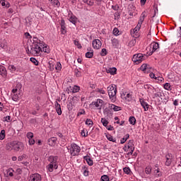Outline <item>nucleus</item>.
Masks as SVG:
<instances>
[{
	"instance_id": "f257e3e1",
	"label": "nucleus",
	"mask_w": 181,
	"mask_h": 181,
	"mask_svg": "<svg viewBox=\"0 0 181 181\" xmlns=\"http://www.w3.org/2000/svg\"><path fill=\"white\" fill-rule=\"evenodd\" d=\"M108 95L112 103L117 101V86L110 85L107 87Z\"/></svg>"
},
{
	"instance_id": "f03ea898",
	"label": "nucleus",
	"mask_w": 181,
	"mask_h": 181,
	"mask_svg": "<svg viewBox=\"0 0 181 181\" xmlns=\"http://www.w3.org/2000/svg\"><path fill=\"white\" fill-rule=\"evenodd\" d=\"M30 47V53L32 56H39L42 53V47L40 45L33 44Z\"/></svg>"
},
{
	"instance_id": "7ed1b4c3",
	"label": "nucleus",
	"mask_w": 181,
	"mask_h": 181,
	"mask_svg": "<svg viewBox=\"0 0 181 181\" xmlns=\"http://www.w3.org/2000/svg\"><path fill=\"white\" fill-rule=\"evenodd\" d=\"M70 153L71 156H77L78 153H80V151H81V148H80V146H78L76 144H71V148H69Z\"/></svg>"
},
{
	"instance_id": "20e7f679",
	"label": "nucleus",
	"mask_w": 181,
	"mask_h": 181,
	"mask_svg": "<svg viewBox=\"0 0 181 181\" xmlns=\"http://www.w3.org/2000/svg\"><path fill=\"white\" fill-rule=\"evenodd\" d=\"M10 145L11 146H12L11 149H13V151H15L16 152H19V151H21V149H23V143L21 141H12L10 144Z\"/></svg>"
},
{
	"instance_id": "39448f33",
	"label": "nucleus",
	"mask_w": 181,
	"mask_h": 181,
	"mask_svg": "<svg viewBox=\"0 0 181 181\" xmlns=\"http://www.w3.org/2000/svg\"><path fill=\"white\" fill-rule=\"evenodd\" d=\"M146 56L142 54H136L132 57V62L136 64H139V63H142L144 60L146 59Z\"/></svg>"
},
{
	"instance_id": "423d86ee",
	"label": "nucleus",
	"mask_w": 181,
	"mask_h": 181,
	"mask_svg": "<svg viewBox=\"0 0 181 181\" xmlns=\"http://www.w3.org/2000/svg\"><path fill=\"white\" fill-rule=\"evenodd\" d=\"M135 148V145L134 144V140H129L127 145L124 146L123 150L124 152H128L129 149Z\"/></svg>"
},
{
	"instance_id": "0eeeda50",
	"label": "nucleus",
	"mask_w": 181,
	"mask_h": 181,
	"mask_svg": "<svg viewBox=\"0 0 181 181\" xmlns=\"http://www.w3.org/2000/svg\"><path fill=\"white\" fill-rule=\"evenodd\" d=\"M150 47H151L152 51L150 52L149 55L151 56L154 53V52H156L158 49H159V43L153 42L150 45Z\"/></svg>"
},
{
	"instance_id": "6e6552de",
	"label": "nucleus",
	"mask_w": 181,
	"mask_h": 181,
	"mask_svg": "<svg viewBox=\"0 0 181 181\" xmlns=\"http://www.w3.org/2000/svg\"><path fill=\"white\" fill-rule=\"evenodd\" d=\"M92 45L93 49H96L98 50V49H100L101 46L103 45V43H101V41L100 40L96 39L93 41Z\"/></svg>"
},
{
	"instance_id": "1a4fd4ad",
	"label": "nucleus",
	"mask_w": 181,
	"mask_h": 181,
	"mask_svg": "<svg viewBox=\"0 0 181 181\" xmlns=\"http://www.w3.org/2000/svg\"><path fill=\"white\" fill-rule=\"evenodd\" d=\"M151 69L152 68L146 64H143L140 67V70L144 73H151Z\"/></svg>"
},
{
	"instance_id": "9d476101",
	"label": "nucleus",
	"mask_w": 181,
	"mask_h": 181,
	"mask_svg": "<svg viewBox=\"0 0 181 181\" xmlns=\"http://www.w3.org/2000/svg\"><path fill=\"white\" fill-rule=\"evenodd\" d=\"M42 180V177L40 174L35 173L30 176L29 181H40Z\"/></svg>"
},
{
	"instance_id": "9b49d317",
	"label": "nucleus",
	"mask_w": 181,
	"mask_h": 181,
	"mask_svg": "<svg viewBox=\"0 0 181 181\" xmlns=\"http://www.w3.org/2000/svg\"><path fill=\"white\" fill-rule=\"evenodd\" d=\"M103 103H104V101L103 100L98 99L97 101L92 103V105H95V107L98 110H101V105H103Z\"/></svg>"
},
{
	"instance_id": "f8f14e48",
	"label": "nucleus",
	"mask_w": 181,
	"mask_h": 181,
	"mask_svg": "<svg viewBox=\"0 0 181 181\" xmlns=\"http://www.w3.org/2000/svg\"><path fill=\"white\" fill-rule=\"evenodd\" d=\"M140 101V104L141 105V107H143L144 111H148L149 110V105L148 104V103H146L145 101V100L140 98L139 99Z\"/></svg>"
},
{
	"instance_id": "ddd939ff",
	"label": "nucleus",
	"mask_w": 181,
	"mask_h": 181,
	"mask_svg": "<svg viewBox=\"0 0 181 181\" xmlns=\"http://www.w3.org/2000/svg\"><path fill=\"white\" fill-rule=\"evenodd\" d=\"M57 159H59V158L57 156H50L48 158V161L49 162V164H51V165H57Z\"/></svg>"
},
{
	"instance_id": "4468645a",
	"label": "nucleus",
	"mask_w": 181,
	"mask_h": 181,
	"mask_svg": "<svg viewBox=\"0 0 181 181\" xmlns=\"http://www.w3.org/2000/svg\"><path fill=\"white\" fill-rule=\"evenodd\" d=\"M69 92L71 90V93H78L80 91V87L78 86H74V87L69 86V88L66 89V91Z\"/></svg>"
},
{
	"instance_id": "2eb2a0df",
	"label": "nucleus",
	"mask_w": 181,
	"mask_h": 181,
	"mask_svg": "<svg viewBox=\"0 0 181 181\" xmlns=\"http://www.w3.org/2000/svg\"><path fill=\"white\" fill-rule=\"evenodd\" d=\"M166 161H165V166H169L172 163V154L168 153L165 156Z\"/></svg>"
},
{
	"instance_id": "dca6fc26",
	"label": "nucleus",
	"mask_w": 181,
	"mask_h": 181,
	"mask_svg": "<svg viewBox=\"0 0 181 181\" xmlns=\"http://www.w3.org/2000/svg\"><path fill=\"white\" fill-rule=\"evenodd\" d=\"M42 52H44V53H50V47H49V45L45 44L43 42L42 46H41Z\"/></svg>"
},
{
	"instance_id": "f3484780",
	"label": "nucleus",
	"mask_w": 181,
	"mask_h": 181,
	"mask_svg": "<svg viewBox=\"0 0 181 181\" xmlns=\"http://www.w3.org/2000/svg\"><path fill=\"white\" fill-rule=\"evenodd\" d=\"M59 168L58 165H54V164H49L48 165H47V169L48 171L49 172H53V170H54V169H57Z\"/></svg>"
},
{
	"instance_id": "a211bd4d",
	"label": "nucleus",
	"mask_w": 181,
	"mask_h": 181,
	"mask_svg": "<svg viewBox=\"0 0 181 181\" xmlns=\"http://www.w3.org/2000/svg\"><path fill=\"white\" fill-rule=\"evenodd\" d=\"M55 108L58 115H62V106L57 101L55 102Z\"/></svg>"
},
{
	"instance_id": "6ab92c4d",
	"label": "nucleus",
	"mask_w": 181,
	"mask_h": 181,
	"mask_svg": "<svg viewBox=\"0 0 181 181\" xmlns=\"http://www.w3.org/2000/svg\"><path fill=\"white\" fill-rule=\"evenodd\" d=\"M56 141H57V139L56 137H52L48 139V145L49 146H54L56 145Z\"/></svg>"
},
{
	"instance_id": "aec40b11",
	"label": "nucleus",
	"mask_w": 181,
	"mask_h": 181,
	"mask_svg": "<svg viewBox=\"0 0 181 181\" xmlns=\"http://www.w3.org/2000/svg\"><path fill=\"white\" fill-rule=\"evenodd\" d=\"M103 114H105V115H107V117H110V115H112V111L111 110V109H110V106L104 109Z\"/></svg>"
},
{
	"instance_id": "412c9836",
	"label": "nucleus",
	"mask_w": 181,
	"mask_h": 181,
	"mask_svg": "<svg viewBox=\"0 0 181 181\" xmlns=\"http://www.w3.org/2000/svg\"><path fill=\"white\" fill-rule=\"evenodd\" d=\"M110 110H113L114 111H121V107L117 106L114 104H109Z\"/></svg>"
},
{
	"instance_id": "4be33fe9",
	"label": "nucleus",
	"mask_w": 181,
	"mask_h": 181,
	"mask_svg": "<svg viewBox=\"0 0 181 181\" xmlns=\"http://www.w3.org/2000/svg\"><path fill=\"white\" fill-rule=\"evenodd\" d=\"M0 76H6V68L2 65H0Z\"/></svg>"
},
{
	"instance_id": "5701e85b",
	"label": "nucleus",
	"mask_w": 181,
	"mask_h": 181,
	"mask_svg": "<svg viewBox=\"0 0 181 181\" xmlns=\"http://www.w3.org/2000/svg\"><path fill=\"white\" fill-rule=\"evenodd\" d=\"M84 160H86L88 163V165H89V166H93V160H91V158H90V156H86L83 157Z\"/></svg>"
},
{
	"instance_id": "b1692460",
	"label": "nucleus",
	"mask_w": 181,
	"mask_h": 181,
	"mask_svg": "<svg viewBox=\"0 0 181 181\" xmlns=\"http://www.w3.org/2000/svg\"><path fill=\"white\" fill-rule=\"evenodd\" d=\"M107 73H110V74H112L114 76V74H117V68L112 67V68H109L106 69Z\"/></svg>"
},
{
	"instance_id": "393cba45",
	"label": "nucleus",
	"mask_w": 181,
	"mask_h": 181,
	"mask_svg": "<svg viewBox=\"0 0 181 181\" xmlns=\"http://www.w3.org/2000/svg\"><path fill=\"white\" fill-rule=\"evenodd\" d=\"M33 45H40V46H43V41L38 40L37 37H33Z\"/></svg>"
},
{
	"instance_id": "a878e982",
	"label": "nucleus",
	"mask_w": 181,
	"mask_h": 181,
	"mask_svg": "<svg viewBox=\"0 0 181 181\" xmlns=\"http://www.w3.org/2000/svg\"><path fill=\"white\" fill-rule=\"evenodd\" d=\"M69 21L73 23V25H76L77 23V17L76 16L71 14L69 17Z\"/></svg>"
},
{
	"instance_id": "bb28decb",
	"label": "nucleus",
	"mask_w": 181,
	"mask_h": 181,
	"mask_svg": "<svg viewBox=\"0 0 181 181\" xmlns=\"http://www.w3.org/2000/svg\"><path fill=\"white\" fill-rule=\"evenodd\" d=\"M106 138L110 142H115V144H117V139L114 138L111 134H106Z\"/></svg>"
},
{
	"instance_id": "cd10ccee",
	"label": "nucleus",
	"mask_w": 181,
	"mask_h": 181,
	"mask_svg": "<svg viewBox=\"0 0 181 181\" xmlns=\"http://www.w3.org/2000/svg\"><path fill=\"white\" fill-rule=\"evenodd\" d=\"M129 122L131 125H135V124H136V119H135V117L131 116L129 118Z\"/></svg>"
},
{
	"instance_id": "c85d7f7f",
	"label": "nucleus",
	"mask_w": 181,
	"mask_h": 181,
	"mask_svg": "<svg viewBox=\"0 0 181 181\" xmlns=\"http://www.w3.org/2000/svg\"><path fill=\"white\" fill-rule=\"evenodd\" d=\"M52 5L54 6V8H59L60 7V1L59 0H52Z\"/></svg>"
},
{
	"instance_id": "c756f323",
	"label": "nucleus",
	"mask_w": 181,
	"mask_h": 181,
	"mask_svg": "<svg viewBox=\"0 0 181 181\" xmlns=\"http://www.w3.org/2000/svg\"><path fill=\"white\" fill-rule=\"evenodd\" d=\"M124 99L127 103H130V101H132V95L131 93H127L124 97Z\"/></svg>"
},
{
	"instance_id": "7c9ffc66",
	"label": "nucleus",
	"mask_w": 181,
	"mask_h": 181,
	"mask_svg": "<svg viewBox=\"0 0 181 181\" xmlns=\"http://www.w3.org/2000/svg\"><path fill=\"white\" fill-rule=\"evenodd\" d=\"M129 138V134H127L123 138L121 139L120 143L125 144L127 142V140Z\"/></svg>"
},
{
	"instance_id": "2f4dec72",
	"label": "nucleus",
	"mask_w": 181,
	"mask_h": 181,
	"mask_svg": "<svg viewBox=\"0 0 181 181\" xmlns=\"http://www.w3.org/2000/svg\"><path fill=\"white\" fill-rule=\"evenodd\" d=\"M153 15L152 16V18H155V16H156V13H158V5L154 4L153 6Z\"/></svg>"
},
{
	"instance_id": "473e14b6",
	"label": "nucleus",
	"mask_w": 181,
	"mask_h": 181,
	"mask_svg": "<svg viewBox=\"0 0 181 181\" xmlns=\"http://www.w3.org/2000/svg\"><path fill=\"white\" fill-rule=\"evenodd\" d=\"M15 171L12 168H8L6 170L7 176H10L11 177H12L13 176V173Z\"/></svg>"
},
{
	"instance_id": "72a5a7b5",
	"label": "nucleus",
	"mask_w": 181,
	"mask_h": 181,
	"mask_svg": "<svg viewBox=\"0 0 181 181\" xmlns=\"http://www.w3.org/2000/svg\"><path fill=\"white\" fill-rule=\"evenodd\" d=\"M164 88L165 90H167L168 91L172 90V86H170V83H166L164 84Z\"/></svg>"
},
{
	"instance_id": "f704fd0d",
	"label": "nucleus",
	"mask_w": 181,
	"mask_h": 181,
	"mask_svg": "<svg viewBox=\"0 0 181 181\" xmlns=\"http://www.w3.org/2000/svg\"><path fill=\"white\" fill-rule=\"evenodd\" d=\"M30 60L32 63H33V64H35V66H39V61L35 57H31Z\"/></svg>"
},
{
	"instance_id": "c9c22d12",
	"label": "nucleus",
	"mask_w": 181,
	"mask_h": 181,
	"mask_svg": "<svg viewBox=\"0 0 181 181\" xmlns=\"http://www.w3.org/2000/svg\"><path fill=\"white\" fill-rule=\"evenodd\" d=\"M93 56H94V52H88L86 53V57L87 59H91L93 57Z\"/></svg>"
},
{
	"instance_id": "e433bc0d",
	"label": "nucleus",
	"mask_w": 181,
	"mask_h": 181,
	"mask_svg": "<svg viewBox=\"0 0 181 181\" xmlns=\"http://www.w3.org/2000/svg\"><path fill=\"white\" fill-rule=\"evenodd\" d=\"M5 139V130L2 129L0 132V141Z\"/></svg>"
},
{
	"instance_id": "4c0bfd02",
	"label": "nucleus",
	"mask_w": 181,
	"mask_h": 181,
	"mask_svg": "<svg viewBox=\"0 0 181 181\" xmlns=\"http://www.w3.org/2000/svg\"><path fill=\"white\" fill-rule=\"evenodd\" d=\"M151 172H152V167L151 165H148L146 168L145 173L146 175H151Z\"/></svg>"
},
{
	"instance_id": "58836bf2",
	"label": "nucleus",
	"mask_w": 181,
	"mask_h": 181,
	"mask_svg": "<svg viewBox=\"0 0 181 181\" xmlns=\"http://www.w3.org/2000/svg\"><path fill=\"white\" fill-rule=\"evenodd\" d=\"M155 91H156V89L151 86L148 90H147V93H148V94L152 95L153 94V93H155Z\"/></svg>"
},
{
	"instance_id": "ea45409f",
	"label": "nucleus",
	"mask_w": 181,
	"mask_h": 181,
	"mask_svg": "<svg viewBox=\"0 0 181 181\" xmlns=\"http://www.w3.org/2000/svg\"><path fill=\"white\" fill-rule=\"evenodd\" d=\"M93 124L94 123L93 122V120H91V119H86V125H88L89 127H93Z\"/></svg>"
},
{
	"instance_id": "a19ab883",
	"label": "nucleus",
	"mask_w": 181,
	"mask_h": 181,
	"mask_svg": "<svg viewBox=\"0 0 181 181\" xmlns=\"http://www.w3.org/2000/svg\"><path fill=\"white\" fill-rule=\"evenodd\" d=\"M101 181H110V177L107 175H104L100 178Z\"/></svg>"
},
{
	"instance_id": "79ce46f5",
	"label": "nucleus",
	"mask_w": 181,
	"mask_h": 181,
	"mask_svg": "<svg viewBox=\"0 0 181 181\" xmlns=\"http://www.w3.org/2000/svg\"><path fill=\"white\" fill-rule=\"evenodd\" d=\"M101 122L103 125V127H107L108 125V120L105 119V118L101 119Z\"/></svg>"
},
{
	"instance_id": "37998d69",
	"label": "nucleus",
	"mask_w": 181,
	"mask_h": 181,
	"mask_svg": "<svg viewBox=\"0 0 181 181\" xmlns=\"http://www.w3.org/2000/svg\"><path fill=\"white\" fill-rule=\"evenodd\" d=\"M26 158H28V156H26V154H23L22 156L18 157V160L21 162L23 159H26Z\"/></svg>"
},
{
	"instance_id": "c03bdc74",
	"label": "nucleus",
	"mask_w": 181,
	"mask_h": 181,
	"mask_svg": "<svg viewBox=\"0 0 181 181\" xmlns=\"http://www.w3.org/2000/svg\"><path fill=\"white\" fill-rule=\"evenodd\" d=\"M123 170L127 175H129V173H131V169L129 167H125L123 168Z\"/></svg>"
},
{
	"instance_id": "a18cd8bd",
	"label": "nucleus",
	"mask_w": 181,
	"mask_h": 181,
	"mask_svg": "<svg viewBox=\"0 0 181 181\" xmlns=\"http://www.w3.org/2000/svg\"><path fill=\"white\" fill-rule=\"evenodd\" d=\"M8 46L6 45V41H3L1 44H0V47H1V49H6Z\"/></svg>"
},
{
	"instance_id": "49530a36",
	"label": "nucleus",
	"mask_w": 181,
	"mask_h": 181,
	"mask_svg": "<svg viewBox=\"0 0 181 181\" xmlns=\"http://www.w3.org/2000/svg\"><path fill=\"white\" fill-rule=\"evenodd\" d=\"M74 43L75 46H77V47L78 49H81V45L80 44L78 40H74Z\"/></svg>"
},
{
	"instance_id": "de8ad7c7",
	"label": "nucleus",
	"mask_w": 181,
	"mask_h": 181,
	"mask_svg": "<svg viewBox=\"0 0 181 181\" xmlns=\"http://www.w3.org/2000/svg\"><path fill=\"white\" fill-rule=\"evenodd\" d=\"M141 24H137V25L134 29V33H138V31L139 30V29H141Z\"/></svg>"
},
{
	"instance_id": "09e8293b",
	"label": "nucleus",
	"mask_w": 181,
	"mask_h": 181,
	"mask_svg": "<svg viewBox=\"0 0 181 181\" xmlns=\"http://www.w3.org/2000/svg\"><path fill=\"white\" fill-rule=\"evenodd\" d=\"M113 35H115V36H118L119 34V30H118L117 28H115L113 29Z\"/></svg>"
},
{
	"instance_id": "8fccbe9b",
	"label": "nucleus",
	"mask_w": 181,
	"mask_h": 181,
	"mask_svg": "<svg viewBox=\"0 0 181 181\" xmlns=\"http://www.w3.org/2000/svg\"><path fill=\"white\" fill-rule=\"evenodd\" d=\"M55 69L56 70H58V71L62 70V64H60V62H57V64L55 65Z\"/></svg>"
},
{
	"instance_id": "3c124183",
	"label": "nucleus",
	"mask_w": 181,
	"mask_h": 181,
	"mask_svg": "<svg viewBox=\"0 0 181 181\" xmlns=\"http://www.w3.org/2000/svg\"><path fill=\"white\" fill-rule=\"evenodd\" d=\"M107 49L105 48L102 49L100 52V56H107Z\"/></svg>"
},
{
	"instance_id": "603ef678",
	"label": "nucleus",
	"mask_w": 181,
	"mask_h": 181,
	"mask_svg": "<svg viewBox=\"0 0 181 181\" xmlns=\"http://www.w3.org/2000/svg\"><path fill=\"white\" fill-rule=\"evenodd\" d=\"M112 46H117L118 45V40L115 39V38L112 39Z\"/></svg>"
},
{
	"instance_id": "864d4df0",
	"label": "nucleus",
	"mask_w": 181,
	"mask_h": 181,
	"mask_svg": "<svg viewBox=\"0 0 181 181\" xmlns=\"http://www.w3.org/2000/svg\"><path fill=\"white\" fill-rule=\"evenodd\" d=\"M162 96V93L157 92L156 93H154L153 98H158V97L160 98Z\"/></svg>"
},
{
	"instance_id": "5fc2aeb1",
	"label": "nucleus",
	"mask_w": 181,
	"mask_h": 181,
	"mask_svg": "<svg viewBox=\"0 0 181 181\" xmlns=\"http://www.w3.org/2000/svg\"><path fill=\"white\" fill-rule=\"evenodd\" d=\"M61 32L62 35H66V25L61 26Z\"/></svg>"
},
{
	"instance_id": "6e6d98bb",
	"label": "nucleus",
	"mask_w": 181,
	"mask_h": 181,
	"mask_svg": "<svg viewBox=\"0 0 181 181\" xmlns=\"http://www.w3.org/2000/svg\"><path fill=\"white\" fill-rule=\"evenodd\" d=\"M12 100L13 101H18V100H19V96L18 95V94H13L12 96Z\"/></svg>"
},
{
	"instance_id": "4d7b16f0",
	"label": "nucleus",
	"mask_w": 181,
	"mask_h": 181,
	"mask_svg": "<svg viewBox=\"0 0 181 181\" xmlns=\"http://www.w3.org/2000/svg\"><path fill=\"white\" fill-rule=\"evenodd\" d=\"M4 121H6V122H11L12 119H11V116H6L4 117Z\"/></svg>"
},
{
	"instance_id": "13d9d810",
	"label": "nucleus",
	"mask_w": 181,
	"mask_h": 181,
	"mask_svg": "<svg viewBox=\"0 0 181 181\" xmlns=\"http://www.w3.org/2000/svg\"><path fill=\"white\" fill-rule=\"evenodd\" d=\"M86 115V110H80L78 114H77V117H80V115Z\"/></svg>"
},
{
	"instance_id": "bf43d9fd",
	"label": "nucleus",
	"mask_w": 181,
	"mask_h": 181,
	"mask_svg": "<svg viewBox=\"0 0 181 181\" xmlns=\"http://www.w3.org/2000/svg\"><path fill=\"white\" fill-rule=\"evenodd\" d=\"M75 74L76 77H81V71H78V69H75Z\"/></svg>"
},
{
	"instance_id": "052dcab7",
	"label": "nucleus",
	"mask_w": 181,
	"mask_h": 181,
	"mask_svg": "<svg viewBox=\"0 0 181 181\" xmlns=\"http://www.w3.org/2000/svg\"><path fill=\"white\" fill-rule=\"evenodd\" d=\"M9 70H11V71H16V67L13 65H10L8 66Z\"/></svg>"
},
{
	"instance_id": "680f3d73",
	"label": "nucleus",
	"mask_w": 181,
	"mask_h": 181,
	"mask_svg": "<svg viewBox=\"0 0 181 181\" xmlns=\"http://www.w3.org/2000/svg\"><path fill=\"white\" fill-rule=\"evenodd\" d=\"M27 138H28V139H33V133H32V132L27 133Z\"/></svg>"
},
{
	"instance_id": "e2e57ef3",
	"label": "nucleus",
	"mask_w": 181,
	"mask_h": 181,
	"mask_svg": "<svg viewBox=\"0 0 181 181\" xmlns=\"http://www.w3.org/2000/svg\"><path fill=\"white\" fill-rule=\"evenodd\" d=\"M156 175L158 177H160V176H162V173H160V170L159 168H157L156 170Z\"/></svg>"
},
{
	"instance_id": "0e129e2a",
	"label": "nucleus",
	"mask_w": 181,
	"mask_h": 181,
	"mask_svg": "<svg viewBox=\"0 0 181 181\" xmlns=\"http://www.w3.org/2000/svg\"><path fill=\"white\" fill-rule=\"evenodd\" d=\"M144 21H145V18L142 16H140L138 24L142 25V23H143Z\"/></svg>"
},
{
	"instance_id": "69168bd1",
	"label": "nucleus",
	"mask_w": 181,
	"mask_h": 181,
	"mask_svg": "<svg viewBox=\"0 0 181 181\" xmlns=\"http://www.w3.org/2000/svg\"><path fill=\"white\" fill-rule=\"evenodd\" d=\"M155 79L160 81V83H162V81H165V79L163 77H160V76L156 77V78H155Z\"/></svg>"
},
{
	"instance_id": "338daca9",
	"label": "nucleus",
	"mask_w": 181,
	"mask_h": 181,
	"mask_svg": "<svg viewBox=\"0 0 181 181\" xmlns=\"http://www.w3.org/2000/svg\"><path fill=\"white\" fill-rule=\"evenodd\" d=\"M25 36L27 39H32V35L29 33H25Z\"/></svg>"
},
{
	"instance_id": "774afa93",
	"label": "nucleus",
	"mask_w": 181,
	"mask_h": 181,
	"mask_svg": "<svg viewBox=\"0 0 181 181\" xmlns=\"http://www.w3.org/2000/svg\"><path fill=\"white\" fill-rule=\"evenodd\" d=\"M29 144L30 145H35V139H29Z\"/></svg>"
}]
</instances>
